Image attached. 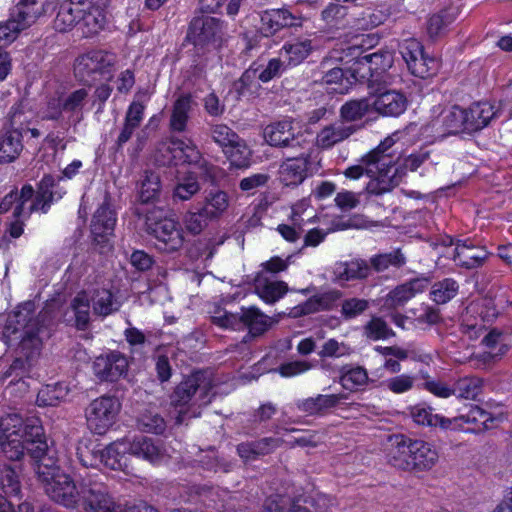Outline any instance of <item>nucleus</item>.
Instances as JSON below:
<instances>
[{
    "instance_id": "obj_23",
    "label": "nucleus",
    "mask_w": 512,
    "mask_h": 512,
    "mask_svg": "<svg viewBox=\"0 0 512 512\" xmlns=\"http://www.w3.org/2000/svg\"><path fill=\"white\" fill-rule=\"evenodd\" d=\"M46 12L43 0H17L10 13L26 29L34 25Z\"/></svg>"
},
{
    "instance_id": "obj_49",
    "label": "nucleus",
    "mask_w": 512,
    "mask_h": 512,
    "mask_svg": "<svg viewBox=\"0 0 512 512\" xmlns=\"http://www.w3.org/2000/svg\"><path fill=\"white\" fill-rule=\"evenodd\" d=\"M89 98L87 88H78L61 97V105L66 113L79 114Z\"/></svg>"
},
{
    "instance_id": "obj_35",
    "label": "nucleus",
    "mask_w": 512,
    "mask_h": 512,
    "mask_svg": "<svg viewBox=\"0 0 512 512\" xmlns=\"http://www.w3.org/2000/svg\"><path fill=\"white\" fill-rule=\"evenodd\" d=\"M126 452L127 440L117 441L99 451V461L112 470H121L126 467Z\"/></svg>"
},
{
    "instance_id": "obj_46",
    "label": "nucleus",
    "mask_w": 512,
    "mask_h": 512,
    "mask_svg": "<svg viewBox=\"0 0 512 512\" xmlns=\"http://www.w3.org/2000/svg\"><path fill=\"white\" fill-rule=\"evenodd\" d=\"M334 273L341 280L366 278L370 273V266L366 261L360 259L339 262L336 264Z\"/></svg>"
},
{
    "instance_id": "obj_53",
    "label": "nucleus",
    "mask_w": 512,
    "mask_h": 512,
    "mask_svg": "<svg viewBox=\"0 0 512 512\" xmlns=\"http://www.w3.org/2000/svg\"><path fill=\"white\" fill-rule=\"evenodd\" d=\"M404 263L405 257L399 249L376 255L370 259L371 267L377 272L385 271L389 267H400Z\"/></svg>"
},
{
    "instance_id": "obj_55",
    "label": "nucleus",
    "mask_w": 512,
    "mask_h": 512,
    "mask_svg": "<svg viewBox=\"0 0 512 512\" xmlns=\"http://www.w3.org/2000/svg\"><path fill=\"white\" fill-rule=\"evenodd\" d=\"M71 307L75 314V321L78 328L83 329L89 322L90 300L86 292H80L73 299Z\"/></svg>"
},
{
    "instance_id": "obj_10",
    "label": "nucleus",
    "mask_w": 512,
    "mask_h": 512,
    "mask_svg": "<svg viewBox=\"0 0 512 512\" xmlns=\"http://www.w3.org/2000/svg\"><path fill=\"white\" fill-rule=\"evenodd\" d=\"M120 407V402L115 397H100L93 400L86 409L90 430L99 435L105 434L115 423Z\"/></svg>"
},
{
    "instance_id": "obj_61",
    "label": "nucleus",
    "mask_w": 512,
    "mask_h": 512,
    "mask_svg": "<svg viewBox=\"0 0 512 512\" xmlns=\"http://www.w3.org/2000/svg\"><path fill=\"white\" fill-rule=\"evenodd\" d=\"M212 222L208 216L204 215V211L199 208L196 211H187L183 217V223L187 231L192 234H200Z\"/></svg>"
},
{
    "instance_id": "obj_19",
    "label": "nucleus",
    "mask_w": 512,
    "mask_h": 512,
    "mask_svg": "<svg viewBox=\"0 0 512 512\" xmlns=\"http://www.w3.org/2000/svg\"><path fill=\"white\" fill-rule=\"evenodd\" d=\"M370 99L373 111L385 117L399 116L407 107L406 97L395 90L379 93Z\"/></svg>"
},
{
    "instance_id": "obj_25",
    "label": "nucleus",
    "mask_w": 512,
    "mask_h": 512,
    "mask_svg": "<svg viewBox=\"0 0 512 512\" xmlns=\"http://www.w3.org/2000/svg\"><path fill=\"white\" fill-rule=\"evenodd\" d=\"M261 30L266 36L285 27L298 25V19L287 9L266 10L261 15Z\"/></svg>"
},
{
    "instance_id": "obj_48",
    "label": "nucleus",
    "mask_w": 512,
    "mask_h": 512,
    "mask_svg": "<svg viewBox=\"0 0 512 512\" xmlns=\"http://www.w3.org/2000/svg\"><path fill=\"white\" fill-rule=\"evenodd\" d=\"M68 394L67 386L57 383L42 387L37 394L36 403L38 406H56Z\"/></svg>"
},
{
    "instance_id": "obj_24",
    "label": "nucleus",
    "mask_w": 512,
    "mask_h": 512,
    "mask_svg": "<svg viewBox=\"0 0 512 512\" xmlns=\"http://www.w3.org/2000/svg\"><path fill=\"white\" fill-rule=\"evenodd\" d=\"M265 140L275 147H287L296 140L294 122L284 119L268 125L264 129Z\"/></svg>"
},
{
    "instance_id": "obj_36",
    "label": "nucleus",
    "mask_w": 512,
    "mask_h": 512,
    "mask_svg": "<svg viewBox=\"0 0 512 512\" xmlns=\"http://www.w3.org/2000/svg\"><path fill=\"white\" fill-rule=\"evenodd\" d=\"M358 64L362 68H366L370 72V77L377 81L382 73L392 67L393 56L388 51L375 52L363 56Z\"/></svg>"
},
{
    "instance_id": "obj_50",
    "label": "nucleus",
    "mask_w": 512,
    "mask_h": 512,
    "mask_svg": "<svg viewBox=\"0 0 512 512\" xmlns=\"http://www.w3.org/2000/svg\"><path fill=\"white\" fill-rule=\"evenodd\" d=\"M458 289L454 279L446 278L433 284L430 295L437 304H445L456 296Z\"/></svg>"
},
{
    "instance_id": "obj_18",
    "label": "nucleus",
    "mask_w": 512,
    "mask_h": 512,
    "mask_svg": "<svg viewBox=\"0 0 512 512\" xmlns=\"http://www.w3.org/2000/svg\"><path fill=\"white\" fill-rule=\"evenodd\" d=\"M107 6L108 0H97L96 2L88 0V5L81 13L79 22L83 34L87 37L97 34L104 28L107 22L105 11Z\"/></svg>"
},
{
    "instance_id": "obj_31",
    "label": "nucleus",
    "mask_w": 512,
    "mask_h": 512,
    "mask_svg": "<svg viewBox=\"0 0 512 512\" xmlns=\"http://www.w3.org/2000/svg\"><path fill=\"white\" fill-rule=\"evenodd\" d=\"M230 199L228 194L220 189L212 190L206 194L202 206L204 215L211 221H218L228 210Z\"/></svg>"
},
{
    "instance_id": "obj_52",
    "label": "nucleus",
    "mask_w": 512,
    "mask_h": 512,
    "mask_svg": "<svg viewBox=\"0 0 512 512\" xmlns=\"http://www.w3.org/2000/svg\"><path fill=\"white\" fill-rule=\"evenodd\" d=\"M94 312L100 316H107L119 309V303L114 300L112 293L107 289H98L94 292Z\"/></svg>"
},
{
    "instance_id": "obj_59",
    "label": "nucleus",
    "mask_w": 512,
    "mask_h": 512,
    "mask_svg": "<svg viewBox=\"0 0 512 512\" xmlns=\"http://www.w3.org/2000/svg\"><path fill=\"white\" fill-rule=\"evenodd\" d=\"M364 334L372 340L387 339L395 335L394 331L388 327L387 323L380 317H372L364 326Z\"/></svg>"
},
{
    "instance_id": "obj_44",
    "label": "nucleus",
    "mask_w": 512,
    "mask_h": 512,
    "mask_svg": "<svg viewBox=\"0 0 512 512\" xmlns=\"http://www.w3.org/2000/svg\"><path fill=\"white\" fill-rule=\"evenodd\" d=\"M375 350L385 358L383 367L391 374L399 373L400 361L408 358V351L399 346H377Z\"/></svg>"
},
{
    "instance_id": "obj_11",
    "label": "nucleus",
    "mask_w": 512,
    "mask_h": 512,
    "mask_svg": "<svg viewBox=\"0 0 512 512\" xmlns=\"http://www.w3.org/2000/svg\"><path fill=\"white\" fill-rule=\"evenodd\" d=\"M223 23L214 17L194 18L190 24L188 37L195 46L218 48L224 40Z\"/></svg>"
},
{
    "instance_id": "obj_42",
    "label": "nucleus",
    "mask_w": 512,
    "mask_h": 512,
    "mask_svg": "<svg viewBox=\"0 0 512 512\" xmlns=\"http://www.w3.org/2000/svg\"><path fill=\"white\" fill-rule=\"evenodd\" d=\"M240 324L247 327L253 336H257L269 328L270 321L258 308L250 307L242 310Z\"/></svg>"
},
{
    "instance_id": "obj_39",
    "label": "nucleus",
    "mask_w": 512,
    "mask_h": 512,
    "mask_svg": "<svg viewBox=\"0 0 512 512\" xmlns=\"http://www.w3.org/2000/svg\"><path fill=\"white\" fill-rule=\"evenodd\" d=\"M421 289L419 280H413L399 285L385 297L384 304L389 308L400 307L413 298Z\"/></svg>"
},
{
    "instance_id": "obj_34",
    "label": "nucleus",
    "mask_w": 512,
    "mask_h": 512,
    "mask_svg": "<svg viewBox=\"0 0 512 512\" xmlns=\"http://www.w3.org/2000/svg\"><path fill=\"white\" fill-rule=\"evenodd\" d=\"M441 123L447 134L468 132L466 109L453 105L441 110Z\"/></svg>"
},
{
    "instance_id": "obj_51",
    "label": "nucleus",
    "mask_w": 512,
    "mask_h": 512,
    "mask_svg": "<svg viewBox=\"0 0 512 512\" xmlns=\"http://www.w3.org/2000/svg\"><path fill=\"white\" fill-rule=\"evenodd\" d=\"M161 192L160 177L152 171H145L139 191L140 200L144 203L157 199Z\"/></svg>"
},
{
    "instance_id": "obj_14",
    "label": "nucleus",
    "mask_w": 512,
    "mask_h": 512,
    "mask_svg": "<svg viewBox=\"0 0 512 512\" xmlns=\"http://www.w3.org/2000/svg\"><path fill=\"white\" fill-rule=\"evenodd\" d=\"M128 360L119 352L97 357L93 363L95 376L102 381H116L127 373Z\"/></svg>"
},
{
    "instance_id": "obj_15",
    "label": "nucleus",
    "mask_w": 512,
    "mask_h": 512,
    "mask_svg": "<svg viewBox=\"0 0 512 512\" xmlns=\"http://www.w3.org/2000/svg\"><path fill=\"white\" fill-rule=\"evenodd\" d=\"M413 439L403 435H391L388 437L386 458L393 467L410 472Z\"/></svg>"
},
{
    "instance_id": "obj_57",
    "label": "nucleus",
    "mask_w": 512,
    "mask_h": 512,
    "mask_svg": "<svg viewBox=\"0 0 512 512\" xmlns=\"http://www.w3.org/2000/svg\"><path fill=\"white\" fill-rule=\"evenodd\" d=\"M455 395L465 399H475L482 390V380L478 377H465L454 385Z\"/></svg>"
},
{
    "instance_id": "obj_22",
    "label": "nucleus",
    "mask_w": 512,
    "mask_h": 512,
    "mask_svg": "<svg viewBox=\"0 0 512 512\" xmlns=\"http://www.w3.org/2000/svg\"><path fill=\"white\" fill-rule=\"evenodd\" d=\"M255 293L267 304H274L286 295L289 288L286 282L268 278L258 272L254 279Z\"/></svg>"
},
{
    "instance_id": "obj_12",
    "label": "nucleus",
    "mask_w": 512,
    "mask_h": 512,
    "mask_svg": "<svg viewBox=\"0 0 512 512\" xmlns=\"http://www.w3.org/2000/svg\"><path fill=\"white\" fill-rule=\"evenodd\" d=\"M400 53L411 74L419 78H427L437 70V62L428 58L422 44L413 38L406 39L400 44Z\"/></svg>"
},
{
    "instance_id": "obj_27",
    "label": "nucleus",
    "mask_w": 512,
    "mask_h": 512,
    "mask_svg": "<svg viewBox=\"0 0 512 512\" xmlns=\"http://www.w3.org/2000/svg\"><path fill=\"white\" fill-rule=\"evenodd\" d=\"M412 454L413 461L411 462L410 472L429 470L439 458L435 447L420 439H413Z\"/></svg>"
},
{
    "instance_id": "obj_6",
    "label": "nucleus",
    "mask_w": 512,
    "mask_h": 512,
    "mask_svg": "<svg viewBox=\"0 0 512 512\" xmlns=\"http://www.w3.org/2000/svg\"><path fill=\"white\" fill-rule=\"evenodd\" d=\"M146 231L155 239V246L163 252H174L180 249L184 242L179 223L167 216L164 209L152 207L145 214Z\"/></svg>"
},
{
    "instance_id": "obj_13",
    "label": "nucleus",
    "mask_w": 512,
    "mask_h": 512,
    "mask_svg": "<svg viewBox=\"0 0 512 512\" xmlns=\"http://www.w3.org/2000/svg\"><path fill=\"white\" fill-rule=\"evenodd\" d=\"M82 493L81 501L86 512H125L99 484H83Z\"/></svg>"
},
{
    "instance_id": "obj_9",
    "label": "nucleus",
    "mask_w": 512,
    "mask_h": 512,
    "mask_svg": "<svg viewBox=\"0 0 512 512\" xmlns=\"http://www.w3.org/2000/svg\"><path fill=\"white\" fill-rule=\"evenodd\" d=\"M53 178L44 176L35 194L31 185L26 184L20 193H17V205L13 211L15 218L27 219L33 212L42 211L46 213L53 201Z\"/></svg>"
},
{
    "instance_id": "obj_45",
    "label": "nucleus",
    "mask_w": 512,
    "mask_h": 512,
    "mask_svg": "<svg viewBox=\"0 0 512 512\" xmlns=\"http://www.w3.org/2000/svg\"><path fill=\"white\" fill-rule=\"evenodd\" d=\"M313 46L309 39L295 40L286 43L281 50V55L287 58L289 64L298 65L312 52Z\"/></svg>"
},
{
    "instance_id": "obj_28",
    "label": "nucleus",
    "mask_w": 512,
    "mask_h": 512,
    "mask_svg": "<svg viewBox=\"0 0 512 512\" xmlns=\"http://www.w3.org/2000/svg\"><path fill=\"white\" fill-rule=\"evenodd\" d=\"M127 449L131 455L150 463H157L164 458L163 449L153 439L145 436L136 437L132 441L127 440Z\"/></svg>"
},
{
    "instance_id": "obj_63",
    "label": "nucleus",
    "mask_w": 512,
    "mask_h": 512,
    "mask_svg": "<svg viewBox=\"0 0 512 512\" xmlns=\"http://www.w3.org/2000/svg\"><path fill=\"white\" fill-rule=\"evenodd\" d=\"M322 83L326 85H337L332 88L335 92L343 93L348 89L349 81L348 73H345L339 67H333L328 69L322 77Z\"/></svg>"
},
{
    "instance_id": "obj_38",
    "label": "nucleus",
    "mask_w": 512,
    "mask_h": 512,
    "mask_svg": "<svg viewBox=\"0 0 512 512\" xmlns=\"http://www.w3.org/2000/svg\"><path fill=\"white\" fill-rule=\"evenodd\" d=\"M343 394L322 395L307 398L298 404V408L309 415L321 414L326 410L338 405L341 399H344Z\"/></svg>"
},
{
    "instance_id": "obj_8",
    "label": "nucleus",
    "mask_w": 512,
    "mask_h": 512,
    "mask_svg": "<svg viewBox=\"0 0 512 512\" xmlns=\"http://www.w3.org/2000/svg\"><path fill=\"white\" fill-rule=\"evenodd\" d=\"M115 64L111 53L92 50L79 55L74 61V75L80 81L92 85L100 79L110 80Z\"/></svg>"
},
{
    "instance_id": "obj_32",
    "label": "nucleus",
    "mask_w": 512,
    "mask_h": 512,
    "mask_svg": "<svg viewBox=\"0 0 512 512\" xmlns=\"http://www.w3.org/2000/svg\"><path fill=\"white\" fill-rule=\"evenodd\" d=\"M496 115L494 106L488 102L472 104L466 110L468 132H475L487 126Z\"/></svg>"
},
{
    "instance_id": "obj_1",
    "label": "nucleus",
    "mask_w": 512,
    "mask_h": 512,
    "mask_svg": "<svg viewBox=\"0 0 512 512\" xmlns=\"http://www.w3.org/2000/svg\"><path fill=\"white\" fill-rule=\"evenodd\" d=\"M52 316L48 310L36 313L35 304L25 302L9 313L3 337L18 357L4 372L3 378H12L10 383L25 377L41 353L44 341L50 337Z\"/></svg>"
},
{
    "instance_id": "obj_21",
    "label": "nucleus",
    "mask_w": 512,
    "mask_h": 512,
    "mask_svg": "<svg viewBox=\"0 0 512 512\" xmlns=\"http://www.w3.org/2000/svg\"><path fill=\"white\" fill-rule=\"evenodd\" d=\"M88 0H64L60 3L54 19V27L60 32H66L79 24L81 13Z\"/></svg>"
},
{
    "instance_id": "obj_58",
    "label": "nucleus",
    "mask_w": 512,
    "mask_h": 512,
    "mask_svg": "<svg viewBox=\"0 0 512 512\" xmlns=\"http://www.w3.org/2000/svg\"><path fill=\"white\" fill-rule=\"evenodd\" d=\"M339 381L344 389L353 391L367 383L368 375L364 368L354 367L343 371Z\"/></svg>"
},
{
    "instance_id": "obj_37",
    "label": "nucleus",
    "mask_w": 512,
    "mask_h": 512,
    "mask_svg": "<svg viewBox=\"0 0 512 512\" xmlns=\"http://www.w3.org/2000/svg\"><path fill=\"white\" fill-rule=\"evenodd\" d=\"M23 149L22 134L19 130L7 131L0 138V162L11 163L18 158Z\"/></svg>"
},
{
    "instance_id": "obj_20",
    "label": "nucleus",
    "mask_w": 512,
    "mask_h": 512,
    "mask_svg": "<svg viewBox=\"0 0 512 512\" xmlns=\"http://www.w3.org/2000/svg\"><path fill=\"white\" fill-rule=\"evenodd\" d=\"M310 152H302L298 157L287 158L280 166V180L286 186L298 185L306 178Z\"/></svg>"
},
{
    "instance_id": "obj_40",
    "label": "nucleus",
    "mask_w": 512,
    "mask_h": 512,
    "mask_svg": "<svg viewBox=\"0 0 512 512\" xmlns=\"http://www.w3.org/2000/svg\"><path fill=\"white\" fill-rule=\"evenodd\" d=\"M370 98H361L347 101L340 108V118L342 122H355L361 120L364 116L372 112Z\"/></svg>"
},
{
    "instance_id": "obj_4",
    "label": "nucleus",
    "mask_w": 512,
    "mask_h": 512,
    "mask_svg": "<svg viewBox=\"0 0 512 512\" xmlns=\"http://www.w3.org/2000/svg\"><path fill=\"white\" fill-rule=\"evenodd\" d=\"M44 439L38 419L23 421L18 414H9L0 420V448L10 460H19L27 447H36Z\"/></svg>"
},
{
    "instance_id": "obj_16",
    "label": "nucleus",
    "mask_w": 512,
    "mask_h": 512,
    "mask_svg": "<svg viewBox=\"0 0 512 512\" xmlns=\"http://www.w3.org/2000/svg\"><path fill=\"white\" fill-rule=\"evenodd\" d=\"M116 224L114 212L107 204L101 205L95 212L91 223V234L93 242L105 247L113 235Z\"/></svg>"
},
{
    "instance_id": "obj_60",
    "label": "nucleus",
    "mask_w": 512,
    "mask_h": 512,
    "mask_svg": "<svg viewBox=\"0 0 512 512\" xmlns=\"http://www.w3.org/2000/svg\"><path fill=\"white\" fill-rule=\"evenodd\" d=\"M224 152L230 161L231 165L241 168L249 164L250 150L248 147L238 138L237 144H232L224 149Z\"/></svg>"
},
{
    "instance_id": "obj_43",
    "label": "nucleus",
    "mask_w": 512,
    "mask_h": 512,
    "mask_svg": "<svg viewBox=\"0 0 512 512\" xmlns=\"http://www.w3.org/2000/svg\"><path fill=\"white\" fill-rule=\"evenodd\" d=\"M394 139L387 137L375 149L369 152L362 161L368 165H375L377 175L380 173V168H388L392 164V155L387 151L394 145Z\"/></svg>"
},
{
    "instance_id": "obj_29",
    "label": "nucleus",
    "mask_w": 512,
    "mask_h": 512,
    "mask_svg": "<svg viewBox=\"0 0 512 512\" xmlns=\"http://www.w3.org/2000/svg\"><path fill=\"white\" fill-rule=\"evenodd\" d=\"M282 442L279 438L265 437L258 441L241 443L237 446V451L242 459L253 460L272 453L281 446Z\"/></svg>"
},
{
    "instance_id": "obj_2",
    "label": "nucleus",
    "mask_w": 512,
    "mask_h": 512,
    "mask_svg": "<svg viewBox=\"0 0 512 512\" xmlns=\"http://www.w3.org/2000/svg\"><path fill=\"white\" fill-rule=\"evenodd\" d=\"M27 453L34 460V471L46 495L59 505L76 508L82 500V485L85 483L78 487L71 476L60 469L44 439L38 440L36 447L28 446Z\"/></svg>"
},
{
    "instance_id": "obj_64",
    "label": "nucleus",
    "mask_w": 512,
    "mask_h": 512,
    "mask_svg": "<svg viewBox=\"0 0 512 512\" xmlns=\"http://www.w3.org/2000/svg\"><path fill=\"white\" fill-rule=\"evenodd\" d=\"M213 140L224 149L238 143L239 136L225 124H215L211 127Z\"/></svg>"
},
{
    "instance_id": "obj_47",
    "label": "nucleus",
    "mask_w": 512,
    "mask_h": 512,
    "mask_svg": "<svg viewBox=\"0 0 512 512\" xmlns=\"http://www.w3.org/2000/svg\"><path fill=\"white\" fill-rule=\"evenodd\" d=\"M173 146L171 148L176 154V165L179 163H198L201 156L197 147L189 139L173 138Z\"/></svg>"
},
{
    "instance_id": "obj_54",
    "label": "nucleus",
    "mask_w": 512,
    "mask_h": 512,
    "mask_svg": "<svg viewBox=\"0 0 512 512\" xmlns=\"http://www.w3.org/2000/svg\"><path fill=\"white\" fill-rule=\"evenodd\" d=\"M200 189L201 187L197 177L189 174L176 184L173 191V198L181 201H187L196 195Z\"/></svg>"
},
{
    "instance_id": "obj_30",
    "label": "nucleus",
    "mask_w": 512,
    "mask_h": 512,
    "mask_svg": "<svg viewBox=\"0 0 512 512\" xmlns=\"http://www.w3.org/2000/svg\"><path fill=\"white\" fill-rule=\"evenodd\" d=\"M339 298L340 293L336 290L314 295L303 304L295 307L293 309V315L297 317L329 310Z\"/></svg>"
},
{
    "instance_id": "obj_7",
    "label": "nucleus",
    "mask_w": 512,
    "mask_h": 512,
    "mask_svg": "<svg viewBox=\"0 0 512 512\" xmlns=\"http://www.w3.org/2000/svg\"><path fill=\"white\" fill-rule=\"evenodd\" d=\"M429 156L428 151H420L405 157L401 164L392 163L388 168H380L379 175H376L367 184L368 193L380 195L391 191L399 185L407 171H416L428 160Z\"/></svg>"
},
{
    "instance_id": "obj_56",
    "label": "nucleus",
    "mask_w": 512,
    "mask_h": 512,
    "mask_svg": "<svg viewBox=\"0 0 512 512\" xmlns=\"http://www.w3.org/2000/svg\"><path fill=\"white\" fill-rule=\"evenodd\" d=\"M138 426L144 432L161 434L166 429V422L160 414L147 410L138 418Z\"/></svg>"
},
{
    "instance_id": "obj_17",
    "label": "nucleus",
    "mask_w": 512,
    "mask_h": 512,
    "mask_svg": "<svg viewBox=\"0 0 512 512\" xmlns=\"http://www.w3.org/2000/svg\"><path fill=\"white\" fill-rule=\"evenodd\" d=\"M447 245L455 244L453 259L456 264L466 269H474L481 267L488 258L489 253L482 247H476L468 241L454 242L449 238Z\"/></svg>"
},
{
    "instance_id": "obj_3",
    "label": "nucleus",
    "mask_w": 512,
    "mask_h": 512,
    "mask_svg": "<svg viewBox=\"0 0 512 512\" xmlns=\"http://www.w3.org/2000/svg\"><path fill=\"white\" fill-rule=\"evenodd\" d=\"M212 380L205 372H196L180 382L170 396V414L177 425L197 417L198 408L211 402Z\"/></svg>"
},
{
    "instance_id": "obj_5",
    "label": "nucleus",
    "mask_w": 512,
    "mask_h": 512,
    "mask_svg": "<svg viewBox=\"0 0 512 512\" xmlns=\"http://www.w3.org/2000/svg\"><path fill=\"white\" fill-rule=\"evenodd\" d=\"M410 416L417 425L441 427L442 429H462L465 424L472 425L467 431L478 433L493 427L495 418L478 406H471L466 414L445 418L433 413L432 408L415 405L410 409Z\"/></svg>"
},
{
    "instance_id": "obj_62",
    "label": "nucleus",
    "mask_w": 512,
    "mask_h": 512,
    "mask_svg": "<svg viewBox=\"0 0 512 512\" xmlns=\"http://www.w3.org/2000/svg\"><path fill=\"white\" fill-rule=\"evenodd\" d=\"M0 487L8 496H17L20 492V481L15 470L4 466L0 469Z\"/></svg>"
},
{
    "instance_id": "obj_26",
    "label": "nucleus",
    "mask_w": 512,
    "mask_h": 512,
    "mask_svg": "<svg viewBox=\"0 0 512 512\" xmlns=\"http://www.w3.org/2000/svg\"><path fill=\"white\" fill-rule=\"evenodd\" d=\"M356 130L357 128L354 125H348L344 122L333 123L320 130L316 137V144L320 148H331L348 139Z\"/></svg>"
},
{
    "instance_id": "obj_33",
    "label": "nucleus",
    "mask_w": 512,
    "mask_h": 512,
    "mask_svg": "<svg viewBox=\"0 0 512 512\" xmlns=\"http://www.w3.org/2000/svg\"><path fill=\"white\" fill-rule=\"evenodd\" d=\"M145 105L135 100L133 101L125 114L123 128L117 138V145L122 146L127 141L130 140L134 131L140 126L143 115H144Z\"/></svg>"
},
{
    "instance_id": "obj_41",
    "label": "nucleus",
    "mask_w": 512,
    "mask_h": 512,
    "mask_svg": "<svg viewBox=\"0 0 512 512\" xmlns=\"http://www.w3.org/2000/svg\"><path fill=\"white\" fill-rule=\"evenodd\" d=\"M192 107V98L190 95H181L173 104L170 117V127L174 131L182 132L185 130L189 119V112Z\"/></svg>"
}]
</instances>
